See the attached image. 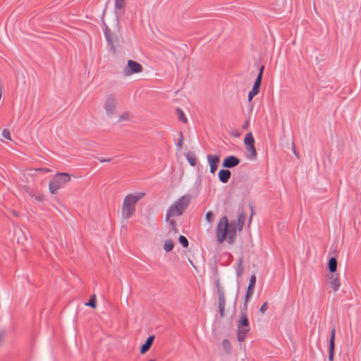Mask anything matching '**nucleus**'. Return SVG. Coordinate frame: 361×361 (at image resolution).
<instances>
[{"mask_svg": "<svg viewBox=\"0 0 361 361\" xmlns=\"http://www.w3.org/2000/svg\"><path fill=\"white\" fill-rule=\"evenodd\" d=\"M145 196V192L130 193L126 196L122 205V216L128 219L135 212L137 202Z\"/></svg>", "mask_w": 361, "mask_h": 361, "instance_id": "nucleus-1", "label": "nucleus"}, {"mask_svg": "<svg viewBox=\"0 0 361 361\" xmlns=\"http://www.w3.org/2000/svg\"><path fill=\"white\" fill-rule=\"evenodd\" d=\"M190 201V195H185L181 196L168 209L166 213V220H169L171 217L173 216H180L183 211L188 207Z\"/></svg>", "mask_w": 361, "mask_h": 361, "instance_id": "nucleus-2", "label": "nucleus"}, {"mask_svg": "<svg viewBox=\"0 0 361 361\" xmlns=\"http://www.w3.org/2000/svg\"><path fill=\"white\" fill-rule=\"evenodd\" d=\"M71 180V175L68 173H57L51 178L49 183V190L51 194H56V192L63 188L65 185Z\"/></svg>", "mask_w": 361, "mask_h": 361, "instance_id": "nucleus-3", "label": "nucleus"}, {"mask_svg": "<svg viewBox=\"0 0 361 361\" xmlns=\"http://www.w3.org/2000/svg\"><path fill=\"white\" fill-rule=\"evenodd\" d=\"M238 328V341L240 342L244 341L247 334L250 331V324L247 317V312H243L240 313V319L237 324Z\"/></svg>", "mask_w": 361, "mask_h": 361, "instance_id": "nucleus-4", "label": "nucleus"}, {"mask_svg": "<svg viewBox=\"0 0 361 361\" xmlns=\"http://www.w3.org/2000/svg\"><path fill=\"white\" fill-rule=\"evenodd\" d=\"M228 232V222L226 216H222L216 228V239L218 243H222Z\"/></svg>", "mask_w": 361, "mask_h": 361, "instance_id": "nucleus-5", "label": "nucleus"}, {"mask_svg": "<svg viewBox=\"0 0 361 361\" xmlns=\"http://www.w3.org/2000/svg\"><path fill=\"white\" fill-rule=\"evenodd\" d=\"M143 70L142 66L133 60H128L127 65L123 70L124 76H130L133 74L141 73Z\"/></svg>", "mask_w": 361, "mask_h": 361, "instance_id": "nucleus-6", "label": "nucleus"}, {"mask_svg": "<svg viewBox=\"0 0 361 361\" xmlns=\"http://www.w3.org/2000/svg\"><path fill=\"white\" fill-rule=\"evenodd\" d=\"M207 161L209 164L210 173L214 174L219 166L220 161V156L218 154H207Z\"/></svg>", "mask_w": 361, "mask_h": 361, "instance_id": "nucleus-7", "label": "nucleus"}, {"mask_svg": "<svg viewBox=\"0 0 361 361\" xmlns=\"http://www.w3.org/2000/svg\"><path fill=\"white\" fill-rule=\"evenodd\" d=\"M240 164V159L233 155L226 157L222 163V166L226 169H231Z\"/></svg>", "mask_w": 361, "mask_h": 361, "instance_id": "nucleus-8", "label": "nucleus"}, {"mask_svg": "<svg viewBox=\"0 0 361 361\" xmlns=\"http://www.w3.org/2000/svg\"><path fill=\"white\" fill-rule=\"evenodd\" d=\"M104 109L109 116H111L115 113L116 99L114 97H108L104 104Z\"/></svg>", "mask_w": 361, "mask_h": 361, "instance_id": "nucleus-9", "label": "nucleus"}, {"mask_svg": "<svg viewBox=\"0 0 361 361\" xmlns=\"http://www.w3.org/2000/svg\"><path fill=\"white\" fill-rule=\"evenodd\" d=\"M328 278L332 290L335 292L338 291L341 286L338 274H330Z\"/></svg>", "mask_w": 361, "mask_h": 361, "instance_id": "nucleus-10", "label": "nucleus"}, {"mask_svg": "<svg viewBox=\"0 0 361 361\" xmlns=\"http://www.w3.org/2000/svg\"><path fill=\"white\" fill-rule=\"evenodd\" d=\"M335 334H336V329L334 327L331 331L330 338H329V360H334V350L335 347Z\"/></svg>", "mask_w": 361, "mask_h": 361, "instance_id": "nucleus-11", "label": "nucleus"}, {"mask_svg": "<svg viewBox=\"0 0 361 361\" xmlns=\"http://www.w3.org/2000/svg\"><path fill=\"white\" fill-rule=\"evenodd\" d=\"M261 82V80L255 79L252 88L248 93L247 99L249 102H251L252 98L259 93Z\"/></svg>", "mask_w": 361, "mask_h": 361, "instance_id": "nucleus-12", "label": "nucleus"}, {"mask_svg": "<svg viewBox=\"0 0 361 361\" xmlns=\"http://www.w3.org/2000/svg\"><path fill=\"white\" fill-rule=\"evenodd\" d=\"M228 243L232 244L236 236V224L235 222H231L228 224Z\"/></svg>", "mask_w": 361, "mask_h": 361, "instance_id": "nucleus-13", "label": "nucleus"}, {"mask_svg": "<svg viewBox=\"0 0 361 361\" xmlns=\"http://www.w3.org/2000/svg\"><path fill=\"white\" fill-rule=\"evenodd\" d=\"M218 176H219V180L221 183H226L228 182L229 179L231 176V173L228 169H221L219 171Z\"/></svg>", "mask_w": 361, "mask_h": 361, "instance_id": "nucleus-14", "label": "nucleus"}, {"mask_svg": "<svg viewBox=\"0 0 361 361\" xmlns=\"http://www.w3.org/2000/svg\"><path fill=\"white\" fill-rule=\"evenodd\" d=\"M154 338H155L154 336L152 335V336H149L147 338L145 343L140 348V353L141 354H145L147 351H148L149 350V348H151L152 343L154 340Z\"/></svg>", "mask_w": 361, "mask_h": 361, "instance_id": "nucleus-15", "label": "nucleus"}, {"mask_svg": "<svg viewBox=\"0 0 361 361\" xmlns=\"http://www.w3.org/2000/svg\"><path fill=\"white\" fill-rule=\"evenodd\" d=\"M226 306V298L225 296H223L221 293L219 294V298L218 299V307L219 310V314L221 317H224V311Z\"/></svg>", "mask_w": 361, "mask_h": 361, "instance_id": "nucleus-16", "label": "nucleus"}, {"mask_svg": "<svg viewBox=\"0 0 361 361\" xmlns=\"http://www.w3.org/2000/svg\"><path fill=\"white\" fill-rule=\"evenodd\" d=\"M104 36L106 37L107 44L111 47V49H114V42H113V39H112L113 34H112L111 30L108 27H106L104 30Z\"/></svg>", "mask_w": 361, "mask_h": 361, "instance_id": "nucleus-17", "label": "nucleus"}, {"mask_svg": "<svg viewBox=\"0 0 361 361\" xmlns=\"http://www.w3.org/2000/svg\"><path fill=\"white\" fill-rule=\"evenodd\" d=\"M328 268L331 274L335 273L337 269V259L336 257H332L328 262Z\"/></svg>", "mask_w": 361, "mask_h": 361, "instance_id": "nucleus-18", "label": "nucleus"}, {"mask_svg": "<svg viewBox=\"0 0 361 361\" xmlns=\"http://www.w3.org/2000/svg\"><path fill=\"white\" fill-rule=\"evenodd\" d=\"M126 6V0H115V12L117 18L119 16L117 11L124 9Z\"/></svg>", "mask_w": 361, "mask_h": 361, "instance_id": "nucleus-19", "label": "nucleus"}, {"mask_svg": "<svg viewBox=\"0 0 361 361\" xmlns=\"http://www.w3.org/2000/svg\"><path fill=\"white\" fill-rule=\"evenodd\" d=\"M244 143L246 147L255 144V139L251 131L245 135L244 137Z\"/></svg>", "mask_w": 361, "mask_h": 361, "instance_id": "nucleus-20", "label": "nucleus"}, {"mask_svg": "<svg viewBox=\"0 0 361 361\" xmlns=\"http://www.w3.org/2000/svg\"><path fill=\"white\" fill-rule=\"evenodd\" d=\"M247 151L250 152V155H247V158L250 159H254L257 157V152L255 147V144L246 147Z\"/></svg>", "mask_w": 361, "mask_h": 361, "instance_id": "nucleus-21", "label": "nucleus"}, {"mask_svg": "<svg viewBox=\"0 0 361 361\" xmlns=\"http://www.w3.org/2000/svg\"><path fill=\"white\" fill-rule=\"evenodd\" d=\"M255 283H256V276L255 275H252L250 278V281H249V285L247 288V292L253 293Z\"/></svg>", "mask_w": 361, "mask_h": 361, "instance_id": "nucleus-22", "label": "nucleus"}, {"mask_svg": "<svg viewBox=\"0 0 361 361\" xmlns=\"http://www.w3.org/2000/svg\"><path fill=\"white\" fill-rule=\"evenodd\" d=\"M176 114L180 121L184 123H186L188 122V119L185 117L183 111L180 108L176 109Z\"/></svg>", "mask_w": 361, "mask_h": 361, "instance_id": "nucleus-23", "label": "nucleus"}, {"mask_svg": "<svg viewBox=\"0 0 361 361\" xmlns=\"http://www.w3.org/2000/svg\"><path fill=\"white\" fill-rule=\"evenodd\" d=\"M174 247L173 241L171 239L166 240L164 242V249L166 252H170Z\"/></svg>", "mask_w": 361, "mask_h": 361, "instance_id": "nucleus-24", "label": "nucleus"}, {"mask_svg": "<svg viewBox=\"0 0 361 361\" xmlns=\"http://www.w3.org/2000/svg\"><path fill=\"white\" fill-rule=\"evenodd\" d=\"M242 263H243V259H242V258H240L238 260V266L235 269V273H236V276L238 277H240L242 275V273L243 271V267Z\"/></svg>", "mask_w": 361, "mask_h": 361, "instance_id": "nucleus-25", "label": "nucleus"}, {"mask_svg": "<svg viewBox=\"0 0 361 361\" xmlns=\"http://www.w3.org/2000/svg\"><path fill=\"white\" fill-rule=\"evenodd\" d=\"M222 346L224 349V350L229 353L231 352V343L229 342V341L228 339H224L222 342Z\"/></svg>", "mask_w": 361, "mask_h": 361, "instance_id": "nucleus-26", "label": "nucleus"}, {"mask_svg": "<svg viewBox=\"0 0 361 361\" xmlns=\"http://www.w3.org/2000/svg\"><path fill=\"white\" fill-rule=\"evenodd\" d=\"M85 305L90 306L92 308H95L96 307V295H92L90 297L89 301L85 303Z\"/></svg>", "mask_w": 361, "mask_h": 361, "instance_id": "nucleus-27", "label": "nucleus"}, {"mask_svg": "<svg viewBox=\"0 0 361 361\" xmlns=\"http://www.w3.org/2000/svg\"><path fill=\"white\" fill-rule=\"evenodd\" d=\"M186 158L191 166H195L197 164V159L194 155L188 154Z\"/></svg>", "mask_w": 361, "mask_h": 361, "instance_id": "nucleus-28", "label": "nucleus"}, {"mask_svg": "<svg viewBox=\"0 0 361 361\" xmlns=\"http://www.w3.org/2000/svg\"><path fill=\"white\" fill-rule=\"evenodd\" d=\"M178 241L183 247L186 248L188 247V240L185 236L180 235L178 238Z\"/></svg>", "mask_w": 361, "mask_h": 361, "instance_id": "nucleus-29", "label": "nucleus"}, {"mask_svg": "<svg viewBox=\"0 0 361 361\" xmlns=\"http://www.w3.org/2000/svg\"><path fill=\"white\" fill-rule=\"evenodd\" d=\"M167 221H169V230L171 231H173V232H176L177 231V229H176V224H175V221L173 220H170V219L169 220H166Z\"/></svg>", "mask_w": 361, "mask_h": 361, "instance_id": "nucleus-30", "label": "nucleus"}, {"mask_svg": "<svg viewBox=\"0 0 361 361\" xmlns=\"http://www.w3.org/2000/svg\"><path fill=\"white\" fill-rule=\"evenodd\" d=\"M216 288H217V294H218V299L219 298V294L221 293L222 295L223 296H225L224 295V290H223V288H221L220 286V284H219V280H216Z\"/></svg>", "mask_w": 361, "mask_h": 361, "instance_id": "nucleus-31", "label": "nucleus"}, {"mask_svg": "<svg viewBox=\"0 0 361 361\" xmlns=\"http://www.w3.org/2000/svg\"><path fill=\"white\" fill-rule=\"evenodd\" d=\"M206 220L209 224H212L213 222L214 216L212 212H208L206 214Z\"/></svg>", "mask_w": 361, "mask_h": 361, "instance_id": "nucleus-32", "label": "nucleus"}, {"mask_svg": "<svg viewBox=\"0 0 361 361\" xmlns=\"http://www.w3.org/2000/svg\"><path fill=\"white\" fill-rule=\"evenodd\" d=\"M264 70V66H261L259 68V73H258V75H257V78H256V79H259V80H262Z\"/></svg>", "mask_w": 361, "mask_h": 361, "instance_id": "nucleus-33", "label": "nucleus"}, {"mask_svg": "<svg viewBox=\"0 0 361 361\" xmlns=\"http://www.w3.org/2000/svg\"><path fill=\"white\" fill-rule=\"evenodd\" d=\"M267 309H268V303H267V302H265L261 306V307L259 309V312H260V313L264 314L267 311Z\"/></svg>", "mask_w": 361, "mask_h": 361, "instance_id": "nucleus-34", "label": "nucleus"}, {"mask_svg": "<svg viewBox=\"0 0 361 361\" xmlns=\"http://www.w3.org/2000/svg\"><path fill=\"white\" fill-rule=\"evenodd\" d=\"M2 135L5 138H6L8 140H11V133H10L9 130H8L6 129L4 130L2 132Z\"/></svg>", "mask_w": 361, "mask_h": 361, "instance_id": "nucleus-35", "label": "nucleus"}, {"mask_svg": "<svg viewBox=\"0 0 361 361\" xmlns=\"http://www.w3.org/2000/svg\"><path fill=\"white\" fill-rule=\"evenodd\" d=\"M179 137H180L179 140H178V142L177 143L178 147H180L183 142V135L181 131L179 132Z\"/></svg>", "mask_w": 361, "mask_h": 361, "instance_id": "nucleus-36", "label": "nucleus"}, {"mask_svg": "<svg viewBox=\"0 0 361 361\" xmlns=\"http://www.w3.org/2000/svg\"><path fill=\"white\" fill-rule=\"evenodd\" d=\"M252 294H253V293L246 292V294H245V295L244 302L248 303L249 297H250V295H252Z\"/></svg>", "mask_w": 361, "mask_h": 361, "instance_id": "nucleus-37", "label": "nucleus"}, {"mask_svg": "<svg viewBox=\"0 0 361 361\" xmlns=\"http://www.w3.org/2000/svg\"><path fill=\"white\" fill-rule=\"evenodd\" d=\"M97 159L100 162H109L111 160V159H105V158H103V157H98Z\"/></svg>", "mask_w": 361, "mask_h": 361, "instance_id": "nucleus-38", "label": "nucleus"}, {"mask_svg": "<svg viewBox=\"0 0 361 361\" xmlns=\"http://www.w3.org/2000/svg\"><path fill=\"white\" fill-rule=\"evenodd\" d=\"M128 114H123L122 115L120 116L119 117V121H122V120H124V119H127L128 118Z\"/></svg>", "mask_w": 361, "mask_h": 361, "instance_id": "nucleus-39", "label": "nucleus"}, {"mask_svg": "<svg viewBox=\"0 0 361 361\" xmlns=\"http://www.w3.org/2000/svg\"><path fill=\"white\" fill-rule=\"evenodd\" d=\"M249 125H250V121L247 120L245 121V123L243 125L242 128L243 129H246L249 126Z\"/></svg>", "mask_w": 361, "mask_h": 361, "instance_id": "nucleus-40", "label": "nucleus"}, {"mask_svg": "<svg viewBox=\"0 0 361 361\" xmlns=\"http://www.w3.org/2000/svg\"><path fill=\"white\" fill-rule=\"evenodd\" d=\"M247 303L243 302V308L241 310V312H247Z\"/></svg>", "mask_w": 361, "mask_h": 361, "instance_id": "nucleus-41", "label": "nucleus"}, {"mask_svg": "<svg viewBox=\"0 0 361 361\" xmlns=\"http://www.w3.org/2000/svg\"><path fill=\"white\" fill-rule=\"evenodd\" d=\"M241 216L242 215H240L238 217V223H240V221H242Z\"/></svg>", "mask_w": 361, "mask_h": 361, "instance_id": "nucleus-42", "label": "nucleus"}, {"mask_svg": "<svg viewBox=\"0 0 361 361\" xmlns=\"http://www.w3.org/2000/svg\"><path fill=\"white\" fill-rule=\"evenodd\" d=\"M241 216L242 215H240L238 217V223H240V221H242Z\"/></svg>", "mask_w": 361, "mask_h": 361, "instance_id": "nucleus-43", "label": "nucleus"}, {"mask_svg": "<svg viewBox=\"0 0 361 361\" xmlns=\"http://www.w3.org/2000/svg\"><path fill=\"white\" fill-rule=\"evenodd\" d=\"M41 170H42V171H47H47H49V169H42Z\"/></svg>", "mask_w": 361, "mask_h": 361, "instance_id": "nucleus-44", "label": "nucleus"}, {"mask_svg": "<svg viewBox=\"0 0 361 361\" xmlns=\"http://www.w3.org/2000/svg\"><path fill=\"white\" fill-rule=\"evenodd\" d=\"M235 137H238L239 136V134L237 133H235V134L233 135Z\"/></svg>", "mask_w": 361, "mask_h": 361, "instance_id": "nucleus-45", "label": "nucleus"}, {"mask_svg": "<svg viewBox=\"0 0 361 361\" xmlns=\"http://www.w3.org/2000/svg\"><path fill=\"white\" fill-rule=\"evenodd\" d=\"M243 221H242L240 227L239 228V230H241V227L243 226Z\"/></svg>", "mask_w": 361, "mask_h": 361, "instance_id": "nucleus-46", "label": "nucleus"}, {"mask_svg": "<svg viewBox=\"0 0 361 361\" xmlns=\"http://www.w3.org/2000/svg\"><path fill=\"white\" fill-rule=\"evenodd\" d=\"M148 361H156V360L154 359H151V360H149Z\"/></svg>", "mask_w": 361, "mask_h": 361, "instance_id": "nucleus-47", "label": "nucleus"}]
</instances>
